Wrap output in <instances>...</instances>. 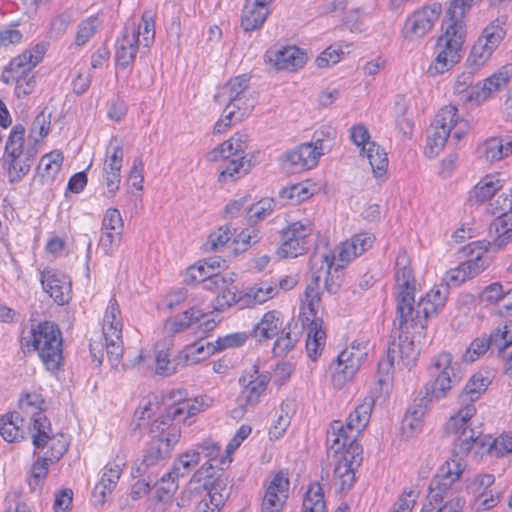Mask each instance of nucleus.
Returning <instances> with one entry per match:
<instances>
[{
  "label": "nucleus",
  "mask_w": 512,
  "mask_h": 512,
  "mask_svg": "<svg viewBox=\"0 0 512 512\" xmlns=\"http://www.w3.org/2000/svg\"><path fill=\"white\" fill-rule=\"evenodd\" d=\"M503 188L501 181L495 176H486L470 192V197L477 202L492 200Z\"/></svg>",
  "instance_id": "37998d69"
},
{
  "label": "nucleus",
  "mask_w": 512,
  "mask_h": 512,
  "mask_svg": "<svg viewBox=\"0 0 512 512\" xmlns=\"http://www.w3.org/2000/svg\"><path fill=\"white\" fill-rule=\"evenodd\" d=\"M33 149H28L25 154H19L18 156L11 157L9 164V181L11 183L18 182L23 176H25L33 162Z\"/></svg>",
  "instance_id": "a18cd8bd"
},
{
  "label": "nucleus",
  "mask_w": 512,
  "mask_h": 512,
  "mask_svg": "<svg viewBox=\"0 0 512 512\" xmlns=\"http://www.w3.org/2000/svg\"><path fill=\"white\" fill-rule=\"evenodd\" d=\"M99 19L96 16H91L83 20L79 26L75 37V44L83 46L86 44L96 33L99 27Z\"/></svg>",
  "instance_id": "13d9d810"
},
{
  "label": "nucleus",
  "mask_w": 512,
  "mask_h": 512,
  "mask_svg": "<svg viewBox=\"0 0 512 512\" xmlns=\"http://www.w3.org/2000/svg\"><path fill=\"white\" fill-rule=\"evenodd\" d=\"M23 417L17 412L9 413L0 418V434L7 442H18L24 439L22 426Z\"/></svg>",
  "instance_id": "4c0bfd02"
},
{
  "label": "nucleus",
  "mask_w": 512,
  "mask_h": 512,
  "mask_svg": "<svg viewBox=\"0 0 512 512\" xmlns=\"http://www.w3.org/2000/svg\"><path fill=\"white\" fill-rule=\"evenodd\" d=\"M434 381L425 386V395L416 398L412 406L409 407L404 422L415 430L419 427L429 402L433 399L445 397L447 393L458 385L462 379L459 365L453 362V357L449 352H442L432 359L429 369Z\"/></svg>",
  "instance_id": "7ed1b4c3"
},
{
  "label": "nucleus",
  "mask_w": 512,
  "mask_h": 512,
  "mask_svg": "<svg viewBox=\"0 0 512 512\" xmlns=\"http://www.w3.org/2000/svg\"><path fill=\"white\" fill-rule=\"evenodd\" d=\"M474 0H453L447 10L448 18L444 21L445 32L437 42V56L429 66L432 76L443 74L461 59V50L465 38L463 21Z\"/></svg>",
  "instance_id": "20e7f679"
},
{
  "label": "nucleus",
  "mask_w": 512,
  "mask_h": 512,
  "mask_svg": "<svg viewBox=\"0 0 512 512\" xmlns=\"http://www.w3.org/2000/svg\"><path fill=\"white\" fill-rule=\"evenodd\" d=\"M136 35L138 37L142 36V42L145 47H149L152 43L155 36V22L151 13L147 11L143 13Z\"/></svg>",
  "instance_id": "052dcab7"
},
{
  "label": "nucleus",
  "mask_w": 512,
  "mask_h": 512,
  "mask_svg": "<svg viewBox=\"0 0 512 512\" xmlns=\"http://www.w3.org/2000/svg\"><path fill=\"white\" fill-rule=\"evenodd\" d=\"M102 330L108 361L116 371L139 366L150 359L149 356L139 353L134 360L130 361V364L123 362L122 320L119 305L115 298H111L109 301L103 319Z\"/></svg>",
  "instance_id": "0eeeda50"
},
{
  "label": "nucleus",
  "mask_w": 512,
  "mask_h": 512,
  "mask_svg": "<svg viewBox=\"0 0 512 512\" xmlns=\"http://www.w3.org/2000/svg\"><path fill=\"white\" fill-rule=\"evenodd\" d=\"M342 450H344L342 457L334 468L335 479L355 472L363 461V449L356 441H351Z\"/></svg>",
  "instance_id": "2f4dec72"
},
{
  "label": "nucleus",
  "mask_w": 512,
  "mask_h": 512,
  "mask_svg": "<svg viewBox=\"0 0 512 512\" xmlns=\"http://www.w3.org/2000/svg\"><path fill=\"white\" fill-rule=\"evenodd\" d=\"M467 425L477 434L479 435L480 441L478 443H475L472 448L478 447L479 449H482L487 446V453L499 457L503 456L504 454L512 451V439L506 437H500V438H492L489 435H482L480 431L475 430L470 425V419L467 422Z\"/></svg>",
  "instance_id": "e433bc0d"
},
{
  "label": "nucleus",
  "mask_w": 512,
  "mask_h": 512,
  "mask_svg": "<svg viewBox=\"0 0 512 512\" xmlns=\"http://www.w3.org/2000/svg\"><path fill=\"white\" fill-rule=\"evenodd\" d=\"M180 436V430L173 428L167 436L152 439L145 449L142 459L137 461L132 468V476L136 478L152 475L158 478Z\"/></svg>",
  "instance_id": "1a4fd4ad"
},
{
  "label": "nucleus",
  "mask_w": 512,
  "mask_h": 512,
  "mask_svg": "<svg viewBox=\"0 0 512 512\" xmlns=\"http://www.w3.org/2000/svg\"><path fill=\"white\" fill-rule=\"evenodd\" d=\"M484 154L487 160L499 161L512 152V142L500 138H492L485 142Z\"/></svg>",
  "instance_id": "8fccbe9b"
},
{
  "label": "nucleus",
  "mask_w": 512,
  "mask_h": 512,
  "mask_svg": "<svg viewBox=\"0 0 512 512\" xmlns=\"http://www.w3.org/2000/svg\"><path fill=\"white\" fill-rule=\"evenodd\" d=\"M283 328L282 314L272 310L263 315L253 328L252 335L258 342H265L278 336Z\"/></svg>",
  "instance_id": "c85d7f7f"
},
{
  "label": "nucleus",
  "mask_w": 512,
  "mask_h": 512,
  "mask_svg": "<svg viewBox=\"0 0 512 512\" xmlns=\"http://www.w3.org/2000/svg\"><path fill=\"white\" fill-rule=\"evenodd\" d=\"M23 346L32 345L49 371L59 368L62 361V334L55 323L45 321L32 327L28 337H23Z\"/></svg>",
  "instance_id": "6e6552de"
},
{
  "label": "nucleus",
  "mask_w": 512,
  "mask_h": 512,
  "mask_svg": "<svg viewBox=\"0 0 512 512\" xmlns=\"http://www.w3.org/2000/svg\"><path fill=\"white\" fill-rule=\"evenodd\" d=\"M489 247L499 251L512 242V214L502 213L497 216L488 228Z\"/></svg>",
  "instance_id": "b1692460"
},
{
  "label": "nucleus",
  "mask_w": 512,
  "mask_h": 512,
  "mask_svg": "<svg viewBox=\"0 0 512 512\" xmlns=\"http://www.w3.org/2000/svg\"><path fill=\"white\" fill-rule=\"evenodd\" d=\"M250 169V161L245 160L244 156L233 159L228 166L219 174L218 181L226 183L228 180L234 181L248 173Z\"/></svg>",
  "instance_id": "3c124183"
},
{
  "label": "nucleus",
  "mask_w": 512,
  "mask_h": 512,
  "mask_svg": "<svg viewBox=\"0 0 512 512\" xmlns=\"http://www.w3.org/2000/svg\"><path fill=\"white\" fill-rule=\"evenodd\" d=\"M275 202L272 198H263L256 204L252 205L248 210V221L250 224L257 222L268 217L274 210Z\"/></svg>",
  "instance_id": "4d7b16f0"
},
{
  "label": "nucleus",
  "mask_w": 512,
  "mask_h": 512,
  "mask_svg": "<svg viewBox=\"0 0 512 512\" xmlns=\"http://www.w3.org/2000/svg\"><path fill=\"white\" fill-rule=\"evenodd\" d=\"M326 332L323 329V320L315 317L310 322L306 340V350L312 360H316L324 348Z\"/></svg>",
  "instance_id": "f704fd0d"
},
{
  "label": "nucleus",
  "mask_w": 512,
  "mask_h": 512,
  "mask_svg": "<svg viewBox=\"0 0 512 512\" xmlns=\"http://www.w3.org/2000/svg\"><path fill=\"white\" fill-rule=\"evenodd\" d=\"M364 355L365 353L355 346L344 349L335 363L334 380L339 384L351 380L359 370Z\"/></svg>",
  "instance_id": "5701e85b"
},
{
  "label": "nucleus",
  "mask_w": 512,
  "mask_h": 512,
  "mask_svg": "<svg viewBox=\"0 0 512 512\" xmlns=\"http://www.w3.org/2000/svg\"><path fill=\"white\" fill-rule=\"evenodd\" d=\"M457 107L444 106L435 116L427 136L426 153L433 157L444 148L453 126L457 122Z\"/></svg>",
  "instance_id": "4468645a"
},
{
  "label": "nucleus",
  "mask_w": 512,
  "mask_h": 512,
  "mask_svg": "<svg viewBox=\"0 0 512 512\" xmlns=\"http://www.w3.org/2000/svg\"><path fill=\"white\" fill-rule=\"evenodd\" d=\"M488 338L492 349H496L499 355L503 354L505 349L512 345V321L499 324Z\"/></svg>",
  "instance_id": "49530a36"
},
{
  "label": "nucleus",
  "mask_w": 512,
  "mask_h": 512,
  "mask_svg": "<svg viewBox=\"0 0 512 512\" xmlns=\"http://www.w3.org/2000/svg\"><path fill=\"white\" fill-rule=\"evenodd\" d=\"M419 494L417 488L405 489L395 503L393 512H412Z\"/></svg>",
  "instance_id": "0e129e2a"
},
{
  "label": "nucleus",
  "mask_w": 512,
  "mask_h": 512,
  "mask_svg": "<svg viewBox=\"0 0 512 512\" xmlns=\"http://www.w3.org/2000/svg\"><path fill=\"white\" fill-rule=\"evenodd\" d=\"M489 384V378L483 376L481 373L472 375L458 397L462 408L453 417H459L462 410L469 406H472L476 411L473 402L479 399V397L487 390Z\"/></svg>",
  "instance_id": "c756f323"
},
{
  "label": "nucleus",
  "mask_w": 512,
  "mask_h": 512,
  "mask_svg": "<svg viewBox=\"0 0 512 512\" xmlns=\"http://www.w3.org/2000/svg\"><path fill=\"white\" fill-rule=\"evenodd\" d=\"M198 463V453H194L193 450L187 451L175 460L171 472L165 473L161 476V481L165 482L166 477H168L172 480L171 484H174L176 478L185 477L193 468L198 465Z\"/></svg>",
  "instance_id": "58836bf2"
},
{
  "label": "nucleus",
  "mask_w": 512,
  "mask_h": 512,
  "mask_svg": "<svg viewBox=\"0 0 512 512\" xmlns=\"http://www.w3.org/2000/svg\"><path fill=\"white\" fill-rule=\"evenodd\" d=\"M280 332L281 335L274 343L273 352L276 356H285L295 347L299 339L297 334L292 333L290 323L284 326Z\"/></svg>",
  "instance_id": "864d4df0"
},
{
  "label": "nucleus",
  "mask_w": 512,
  "mask_h": 512,
  "mask_svg": "<svg viewBox=\"0 0 512 512\" xmlns=\"http://www.w3.org/2000/svg\"><path fill=\"white\" fill-rule=\"evenodd\" d=\"M271 376L269 373H259L257 366H252L251 369L245 372L239 378V384L243 387L240 400L244 401L245 406L256 405L260 397L266 391L270 382Z\"/></svg>",
  "instance_id": "6ab92c4d"
},
{
  "label": "nucleus",
  "mask_w": 512,
  "mask_h": 512,
  "mask_svg": "<svg viewBox=\"0 0 512 512\" xmlns=\"http://www.w3.org/2000/svg\"><path fill=\"white\" fill-rule=\"evenodd\" d=\"M63 163V155L59 151H52L44 155L37 167L38 174L43 183L52 182L61 169Z\"/></svg>",
  "instance_id": "ea45409f"
},
{
  "label": "nucleus",
  "mask_w": 512,
  "mask_h": 512,
  "mask_svg": "<svg viewBox=\"0 0 512 512\" xmlns=\"http://www.w3.org/2000/svg\"><path fill=\"white\" fill-rule=\"evenodd\" d=\"M51 125V114L42 110L34 119L31 126V137L37 141L36 136L43 138L48 135Z\"/></svg>",
  "instance_id": "69168bd1"
},
{
  "label": "nucleus",
  "mask_w": 512,
  "mask_h": 512,
  "mask_svg": "<svg viewBox=\"0 0 512 512\" xmlns=\"http://www.w3.org/2000/svg\"><path fill=\"white\" fill-rule=\"evenodd\" d=\"M205 479L204 487L207 488L209 485H211V488L204 498H207L209 505L220 512L221 507H223L225 504L228 493L223 494L226 489L225 487H222L223 483L221 480L217 479L215 481H211L212 479Z\"/></svg>",
  "instance_id": "5fc2aeb1"
},
{
  "label": "nucleus",
  "mask_w": 512,
  "mask_h": 512,
  "mask_svg": "<svg viewBox=\"0 0 512 512\" xmlns=\"http://www.w3.org/2000/svg\"><path fill=\"white\" fill-rule=\"evenodd\" d=\"M312 194L309 189L303 184H295L290 187L282 188L279 192V197L283 200L291 201V204L297 205L309 198Z\"/></svg>",
  "instance_id": "bf43d9fd"
},
{
  "label": "nucleus",
  "mask_w": 512,
  "mask_h": 512,
  "mask_svg": "<svg viewBox=\"0 0 512 512\" xmlns=\"http://www.w3.org/2000/svg\"><path fill=\"white\" fill-rule=\"evenodd\" d=\"M387 384L386 379L379 377L377 386L371 391V394L364 398L363 402L356 406L347 419L346 425L341 421L335 420L331 423L327 431V449L338 454L351 441H356V437L368 425L371 412L375 404V399L382 394V386Z\"/></svg>",
  "instance_id": "39448f33"
},
{
  "label": "nucleus",
  "mask_w": 512,
  "mask_h": 512,
  "mask_svg": "<svg viewBox=\"0 0 512 512\" xmlns=\"http://www.w3.org/2000/svg\"><path fill=\"white\" fill-rule=\"evenodd\" d=\"M440 13V4H433L414 12L405 23L406 38L414 40L425 36L434 27Z\"/></svg>",
  "instance_id": "aec40b11"
},
{
  "label": "nucleus",
  "mask_w": 512,
  "mask_h": 512,
  "mask_svg": "<svg viewBox=\"0 0 512 512\" xmlns=\"http://www.w3.org/2000/svg\"><path fill=\"white\" fill-rule=\"evenodd\" d=\"M506 192H498L495 197L492 198L489 204V212L492 214L496 213H510L512 214V189Z\"/></svg>",
  "instance_id": "680f3d73"
},
{
  "label": "nucleus",
  "mask_w": 512,
  "mask_h": 512,
  "mask_svg": "<svg viewBox=\"0 0 512 512\" xmlns=\"http://www.w3.org/2000/svg\"><path fill=\"white\" fill-rule=\"evenodd\" d=\"M193 452L198 453L199 460L201 456L207 458V462L194 474V477H197L199 480L202 478L213 479L218 471L223 472L232 462V458L223 456L220 445L211 439H206L197 444Z\"/></svg>",
  "instance_id": "2eb2a0df"
},
{
  "label": "nucleus",
  "mask_w": 512,
  "mask_h": 512,
  "mask_svg": "<svg viewBox=\"0 0 512 512\" xmlns=\"http://www.w3.org/2000/svg\"><path fill=\"white\" fill-rule=\"evenodd\" d=\"M139 42L135 28L125 27L121 38L116 43V62L118 66L126 68L134 62Z\"/></svg>",
  "instance_id": "cd10ccee"
},
{
  "label": "nucleus",
  "mask_w": 512,
  "mask_h": 512,
  "mask_svg": "<svg viewBox=\"0 0 512 512\" xmlns=\"http://www.w3.org/2000/svg\"><path fill=\"white\" fill-rule=\"evenodd\" d=\"M216 351L217 348L214 343L198 341L186 347L182 358L187 364H196Z\"/></svg>",
  "instance_id": "de8ad7c7"
},
{
  "label": "nucleus",
  "mask_w": 512,
  "mask_h": 512,
  "mask_svg": "<svg viewBox=\"0 0 512 512\" xmlns=\"http://www.w3.org/2000/svg\"><path fill=\"white\" fill-rule=\"evenodd\" d=\"M32 443L36 449H44L50 442L54 441L52 427L49 419L43 413H34L32 417Z\"/></svg>",
  "instance_id": "72a5a7b5"
},
{
  "label": "nucleus",
  "mask_w": 512,
  "mask_h": 512,
  "mask_svg": "<svg viewBox=\"0 0 512 512\" xmlns=\"http://www.w3.org/2000/svg\"><path fill=\"white\" fill-rule=\"evenodd\" d=\"M320 258L321 266L319 269H317L315 272L312 273L311 281L307 285L305 290V303L308 305L310 312L315 315V305L319 303L320 301V294L318 291L319 282L323 275H325V288L326 290L331 293L335 294L338 289L340 288L339 282H334L329 280V275L331 274V269L334 265L335 256L334 254L330 252H326L323 254H314L311 257V263L312 266L316 265L317 259Z\"/></svg>",
  "instance_id": "ddd939ff"
},
{
  "label": "nucleus",
  "mask_w": 512,
  "mask_h": 512,
  "mask_svg": "<svg viewBox=\"0 0 512 512\" xmlns=\"http://www.w3.org/2000/svg\"><path fill=\"white\" fill-rule=\"evenodd\" d=\"M305 61V53L295 46L284 47L274 55V65L278 70H295L302 67Z\"/></svg>",
  "instance_id": "c9c22d12"
},
{
  "label": "nucleus",
  "mask_w": 512,
  "mask_h": 512,
  "mask_svg": "<svg viewBox=\"0 0 512 512\" xmlns=\"http://www.w3.org/2000/svg\"><path fill=\"white\" fill-rule=\"evenodd\" d=\"M323 141L303 143L283 155L284 168L290 173H300L313 168L323 154Z\"/></svg>",
  "instance_id": "dca6fc26"
},
{
  "label": "nucleus",
  "mask_w": 512,
  "mask_h": 512,
  "mask_svg": "<svg viewBox=\"0 0 512 512\" xmlns=\"http://www.w3.org/2000/svg\"><path fill=\"white\" fill-rule=\"evenodd\" d=\"M123 156L122 145L118 142L117 137H112L107 149V159L103 166V179L107 188L108 197L115 196L119 190Z\"/></svg>",
  "instance_id": "a211bd4d"
},
{
  "label": "nucleus",
  "mask_w": 512,
  "mask_h": 512,
  "mask_svg": "<svg viewBox=\"0 0 512 512\" xmlns=\"http://www.w3.org/2000/svg\"><path fill=\"white\" fill-rule=\"evenodd\" d=\"M475 415L472 406L466 407L459 417H451L446 424V433L454 435L452 455L438 470L429 485V506L433 503L441 504L445 498L458 491V481L463 474L466 464L463 457L480 441L467 422Z\"/></svg>",
  "instance_id": "f03ea898"
},
{
  "label": "nucleus",
  "mask_w": 512,
  "mask_h": 512,
  "mask_svg": "<svg viewBox=\"0 0 512 512\" xmlns=\"http://www.w3.org/2000/svg\"><path fill=\"white\" fill-rule=\"evenodd\" d=\"M375 237L367 232L354 235L339 247L338 258L343 263H348L355 257L363 254L372 247Z\"/></svg>",
  "instance_id": "7c9ffc66"
},
{
  "label": "nucleus",
  "mask_w": 512,
  "mask_h": 512,
  "mask_svg": "<svg viewBox=\"0 0 512 512\" xmlns=\"http://www.w3.org/2000/svg\"><path fill=\"white\" fill-rule=\"evenodd\" d=\"M313 227L309 221H296L280 232L281 245L277 250L280 258H296L309 248Z\"/></svg>",
  "instance_id": "f8f14e48"
},
{
  "label": "nucleus",
  "mask_w": 512,
  "mask_h": 512,
  "mask_svg": "<svg viewBox=\"0 0 512 512\" xmlns=\"http://www.w3.org/2000/svg\"><path fill=\"white\" fill-rule=\"evenodd\" d=\"M31 57L29 53H22L13 58L2 71L1 81L10 84L20 78L33 74L34 61L31 60Z\"/></svg>",
  "instance_id": "473e14b6"
},
{
  "label": "nucleus",
  "mask_w": 512,
  "mask_h": 512,
  "mask_svg": "<svg viewBox=\"0 0 512 512\" xmlns=\"http://www.w3.org/2000/svg\"><path fill=\"white\" fill-rule=\"evenodd\" d=\"M278 293V286L276 283H271L267 281H262L259 284L252 287L246 296L249 299V303L262 304L269 299H272Z\"/></svg>",
  "instance_id": "603ef678"
},
{
  "label": "nucleus",
  "mask_w": 512,
  "mask_h": 512,
  "mask_svg": "<svg viewBox=\"0 0 512 512\" xmlns=\"http://www.w3.org/2000/svg\"><path fill=\"white\" fill-rule=\"evenodd\" d=\"M248 87L249 77L243 74L230 79L218 88L214 100L224 106V118L216 122L214 134L225 132L233 123L241 122L250 114L254 104L247 96Z\"/></svg>",
  "instance_id": "423d86ee"
},
{
  "label": "nucleus",
  "mask_w": 512,
  "mask_h": 512,
  "mask_svg": "<svg viewBox=\"0 0 512 512\" xmlns=\"http://www.w3.org/2000/svg\"><path fill=\"white\" fill-rule=\"evenodd\" d=\"M303 512H327L324 491L320 483H312L303 500Z\"/></svg>",
  "instance_id": "09e8293b"
},
{
  "label": "nucleus",
  "mask_w": 512,
  "mask_h": 512,
  "mask_svg": "<svg viewBox=\"0 0 512 512\" xmlns=\"http://www.w3.org/2000/svg\"><path fill=\"white\" fill-rule=\"evenodd\" d=\"M290 480L284 471L275 473L268 482L261 503V512H281L289 497Z\"/></svg>",
  "instance_id": "f3484780"
},
{
  "label": "nucleus",
  "mask_w": 512,
  "mask_h": 512,
  "mask_svg": "<svg viewBox=\"0 0 512 512\" xmlns=\"http://www.w3.org/2000/svg\"><path fill=\"white\" fill-rule=\"evenodd\" d=\"M122 469L120 464L109 462L105 467L100 481L95 485L92 492L94 505H104L106 497L116 488L120 479Z\"/></svg>",
  "instance_id": "a878e982"
},
{
  "label": "nucleus",
  "mask_w": 512,
  "mask_h": 512,
  "mask_svg": "<svg viewBox=\"0 0 512 512\" xmlns=\"http://www.w3.org/2000/svg\"><path fill=\"white\" fill-rule=\"evenodd\" d=\"M172 418L166 410V414L160 415L157 419H155L150 427V434L152 439H158L162 436H167L169 431L175 426H172Z\"/></svg>",
  "instance_id": "774afa93"
},
{
  "label": "nucleus",
  "mask_w": 512,
  "mask_h": 512,
  "mask_svg": "<svg viewBox=\"0 0 512 512\" xmlns=\"http://www.w3.org/2000/svg\"><path fill=\"white\" fill-rule=\"evenodd\" d=\"M448 293V283L435 285L418 302L416 307L413 305V314L408 316V327L403 328V331L398 330V316H396L388 341L386 357L381 359L378 364L380 373L388 374L395 361L401 362L407 368L415 363L420 353L417 343L425 338L427 318L437 313L438 309L445 305Z\"/></svg>",
  "instance_id": "f257e3e1"
},
{
  "label": "nucleus",
  "mask_w": 512,
  "mask_h": 512,
  "mask_svg": "<svg viewBox=\"0 0 512 512\" xmlns=\"http://www.w3.org/2000/svg\"><path fill=\"white\" fill-rule=\"evenodd\" d=\"M202 403L198 399H177V402L167 408L173 421L186 422L189 418L202 410Z\"/></svg>",
  "instance_id": "a19ab883"
},
{
  "label": "nucleus",
  "mask_w": 512,
  "mask_h": 512,
  "mask_svg": "<svg viewBox=\"0 0 512 512\" xmlns=\"http://www.w3.org/2000/svg\"><path fill=\"white\" fill-rule=\"evenodd\" d=\"M25 128L21 124L15 125L8 137L5 151L8 157H15L25 154L23 150Z\"/></svg>",
  "instance_id": "6e6d98bb"
},
{
  "label": "nucleus",
  "mask_w": 512,
  "mask_h": 512,
  "mask_svg": "<svg viewBox=\"0 0 512 512\" xmlns=\"http://www.w3.org/2000/svg\"><path fill=\"white\" fill-rule=\"evenodd\" d=\"M172 357V350L170 348L158 349L155 355V372L160 376H170L176 373L178 366L184 363L182 355Z\"/></svg>",
  "instance_id": "79ce46f5"
},
{
  "label": "nucleus",
  "mask_w": 512,
  "mask_h": 512,
  "mask_svg": "<svg viewBox=\"0 0 512 512\" xmlns=\"http://www.w3.org/2000/svg\"><path fill=\"white\" fill-rule=\"evenodd\" d=\"M102 229L123 234L124 222L118 209L109 208L102 220Z\"/></svg>",
  "instance_id": "e2e57ef3"
},
{
  "label": "nucleus",
  "mask_w": 512,
  "mask_h": 512,
  "mask_svg": "<svg viewBox=\"0 0 512 512\" xmlns=\"http://www.w3.org/2000/svg\"><path fill=\"white\" fill-rule=\"evenodd\" d=\"M40 281L44 291L48 293L57 304L63 305L68 302L70 282L64 274L47 268L41 271Z\"/></svg>",
  "instance_id": "412c9836"
},
{
  "label": "nucleus",
  "mask_w": 512,
  "mask_h": 512,
  "mask_svg": "<svg viewBox=\"0 0 512 512\" xmlns=\"http://www.w3.org/2000/svg\"><path fill=\"white\" fill-rule=\"evenodd\" d=\"M362 151L365 153L375 177H381L385 174L388 167V157L384 149L375 142L368 143V147H364Z\"/></svg>",
  "instance_id": "c03bdc74"
},
{
  "label": "nucleus",
  "mask_w": 512,
  "mask_h": 512,
  "mask_svg": "<svg viewBox=\"0 0 512 512\" xmlns=\"http://www.w3.org/2000/svg\"><path fill=\"white\" fill-rule=\"evenodd\" d=\"M409 257L405 251L399 252L395 263V281L397 285L396 316H398V330L408 327V316L413 314L414 276L410 267Z\"/></svg>",
  "instance_id": "9d476101"
},
{
  "label": "nucleus",
  "mask_w": 512,
  "mask_h": 512,
  "mask_svg": "<svg viewBox=\"0 0 512 512\" xmlns=\"http://www.w3.org/2000/svg\"><path fill=\"white\" fill-rule=\"evenodd\" d=\"M194 322H200V327L203 328L204 332L211 331L216 327L214 319L208 318L207 314L195 307L168 320L166 326L171 332L178 333L189 327Z\"/></svg>",
  "instance_id": "bb28decb"
},
{
  "label": "nucleus",
  "mask_w": 512,
  "mask_h": 512,
  "mask_svg": "<svg viewBox=\"0 0 512 512\" xmlns=\"http://www.w3.org/2000/svg\"><path fill=\"white\" fill-rule=\"evenodd\" d=\"M489 348H492V345L488 337L476 338L467 348L464 359L468 362H474L479 356L485 354Z\"/></svg>",
  "instance_id": "338daca9"
},
{
  "label": "nucleus",
  "mask_w": 512,
  "mask_h": 512,
  "mask_svg": "<svg viewBox=\"0 0 512 512\" xmlns=\"http://www.w3.org/2000/svg\"><path fill=\"white\" fill-rule=\"evenodd\" d=\"M271 1L264 0H246L241 16V27L245 32H251L260 29L268 15L270 14L269 5Z\"/></svg>",
  "instance_id": "393cba45"
},
{
  "label": "nucleus",
  "mask_w": 512,
  "mask_h": 512,
  "mask_svg": "<svg viewBox=\"0 0 512 512\" xmlns=\"http://www.w3.org/2000/svg\"><path fill=\"white\" fill-rule=\"evenodd\" d=\"M512 75V64L503 66L483 82L476 84L467 96V100L481 103L486 100L493 91L499 90L506 85Z\"/></svg>",
  "instance_id": "4be33fe9"
},
{
  "label": "nucleus",
  "mask_w": 512,
  "mask_h": 512,
  "mask_svg": "<svg viewBox=\"0 0 512 512\" xmlns=\"http://www.w3.org/2000/svg\"><path fill=\"white\" fill-rule=\"evenodd\" d=\"M504 25L505 19L497 18L484 28L467 58L469 67L479 70L489 60L506 35Z\"/></svg>",
  "instance_id": "9b49d317"
}]
</instances>
